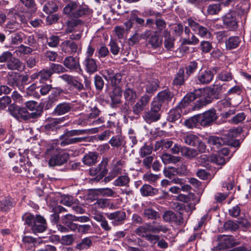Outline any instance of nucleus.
I'll use <instances>...</instances> for the list:
<instances>
[{"label":"nucleus","mask_w":251,"mask_h":251,"mask_svg":"<svg viewBox=\"0 0 251 251\" xmlns=\"http://www.w3.org/2000/svg\"><path fill=\"white\" fill-rule=\"evenodd\" d=\"M25 223L31 227V229L34 233L44 231L47 224L45 219L40 215L34 216L32 214H27L25 218Z\"/></svg>","instance_id":"f257e3e1"},{"label":"nucleus","mask_w":251,"mask_h":251,"mask_svg":"<svg viewBox=\"0 0 251 251\" xmlns=\"http://www.w3.org/2000/svg\"><path fill=\"white\" fill-rule=\"evenodd\" d=\"M8 109L11 114L18 119L28 120L30 119H35L41 116L40 108L36 113H29L25 108H20L11 104L9 106Z\"/></svg>","instance_id":"f03ea898"},{"label":"nucleus","mask_w":251,"mask_h":251,"mask_svg":"<svg viewBox=\"0 0 251 251\" xmlns=\"http://www.w3.org/2000/svg\"><path fill=\"white\" fill-rule=\"evenodd\" d=\"M182 139L187 145L197 147L200 153L206 152V145L197 135L192 133L186 134L183 135Z\"/></svg>","instance_id":"7ed1b4c3"},{"label":"nucleus","mask_w":251,"mask_h":251,"mask_svg":"<svg viewBox=\"0 0 251 251\" xmlns=\"http://www.w3.org/2000/svg\"><path fill=\"white\" fill-rule=\"evenodd\" d=\"M207 142L213 148H216L217 149H219L224 145H227L233 147H239L240 145L239 140H227L226 138L214 135L210 136L207 139Z\"/></svg>","instance_id":"20e7f679"},{"label":"nucleus","mask_w":251,"mask_h":251,"mask_svg":"<svg viewBox=\"0 0 251 251\" xmlns=\"http://www.w3.org/2000/svg\"><path fill=\"white\" fill-rule=\"evenodd\" d=\"M161 109L158 103L151 102L150 109L144 113V120L148 124L158 121L161 118Z\"/></svg>","instance_id":"39448f33"},{"label":"nucleus","mask_w":251,"mask_h":251,"mask_svg":"<svg viewBox=\"0 0 251 251\" xmlns=\"http://www.w3.org/2000/svg\"><path fill=\"white\" fill-rule=\"evenodd\" d=\"M198 116L199 123L204 127L212 125L218 118L216 111L214 108L207 110L202 114H198Z\"/></svg>","instance_id":"423d86ee"},{"label":"nucleus","mask_w":251,"mask_h":251,"mask_svg":"<svg viewBox=\"0 0 251 251\" xmlns=\"http://www.w3.org/2000/svg\"><path fill=\"white\" fill-rule=\"evenodd\" d=\"M69 158V154L61 149H59L58 151L51 156L49 161V165L50 167L61 166L66 163Z\"/></svg>","instance_id":"0eeeda50"},{"label":"nucleus","mask_w":251,"mask_h":251,"mask_svg":"<svg viewBox=\"0 0 251 251\" xmlns=\"http://www.w3.org/2000/svg\"><path fill=\"white\" fill-rule=\"evenodd\" d=\"M187 22L189 26L200 36L205 38L211 37V33L208 28L200 25L192 19H188Z\"/></svg>","instance_id":"6e6552de"},{"label":"nucleus","mask_w":251,"mask_h":251,"mask_svg":"<svg viewBox=\"0 0 251 251\" xmlns=\"http://www.w3.org/2000/svg\"><path fill=\"white\" fill-rule=\"evenodd\" d=\"M63 63L66 68L71 71H75L79 74H82L83 73L78 59L72 56H67L65 58Z\"/></svg>","instance_id":"1a4fd4ad"},{"label":"nucleus","mask_w":251,"mask_h":251,"mask_svg":"<svg viewBox=\"0 0 251 251\" xmlns=\"http://www.w3.org/2000/svg\"><path fill=\"white\" fill-rule=\"evenodd\" d=\"M124 97L125 100V105H132L138 98L136 91L132 86L126 85L123 92Z\"/></svg>","instance_id":"9d476101"},{"label":"nucleus","mask_w":251,"mask_h":251,"mask_svg":"<svg viewBox=\"0 0 251 251\" xmlns=\"http://www.w3.org/2000/svg\"><path fill=\"white\" fill-rule=\"evenodd\" d=\"M173 96V94L169 89H165L159 92L156 97V99L152 102L158 103L161 108L163 104H168L170 102Z\"/></svg>","instance_id":"9b49d317"},{"label":"nucleus","mask_w":251,"mask_h":251,"mask_svg":"<svg viewBox=\"0 0 251 251\" xmlns=\"http://www.w3.org/2000/svg\"><path fill=\"white\" fill-rule=\"evenodd\" d=\"M108 219L112 221L113 225L118 226L123 223L126 219V213L123 210H117L105 213Z\"/></svg>","instance_id":"f8f14e48"},{"label":"nucleus","mask_w":251,"mask_h":251,"mask_svg":"<svg viewBox=\"0 0 251 251\" xmlns=\"http://www.w3.org/2000/svg\"><path fill=\"white\" fill-rule=\"evenodd\" d=\"M234 13L230 12L226 14L222 17L223 25L229 30L234 31L238 27V22Z\"/></svg>","instance_id":"ddd939ff"},{"label":"nucleus","mask_w":251,"mask_h":251,"mask_svg":"<svg viewBox=\"0 0 251 251\" xmlns=\"http://www.w3.org/2000/svg\"><path fill=\"white\" fill-rule=\"evenodd\" d=\"M59 77L66 82L71 87L75 89L79 92L85 89L83 84L72 75L64 74L60 75Z\"/></svg>","instance_id":"4468645a"},{"label":"nucleus","mask_w":251,"mask_h":251,"mask_svg":"<svg viewBox=\"0 0 251 251\" xmlns=\"http://www.w3.org/2000/svg\"><path fill=\"white\" fill-rule=\"evenodd\" d=\"M214 75L213 72L210 70L200 71L197 76V83L203 85L209 84L213 80Z\"/></svg>","instance_id":"2eb2a0df"},{"label":"nucleus","mask_w":251,"mask_h":251,"mask_svg":"<svg viewBox=\"0 0 251 251\" xmlns=\"http://www.w3.org/2000/svg\"><path fill=\"white\" fill-rule=\"evenodd\" d=\"M64 118L52 119L44 126L45 131L48 134L55 133L60 128L59 125L64 122Z\"/></svg>","instance_id":"dca6fc26"},{"label":"nucleus","mask_w":251,"mask_h":251,"mask_svg":"<svg viewBox=\"0 0 251 251\" xmlns=\"http://www.w3.org/2000/svg\"><path fill=\"white\" fill-rule=\"evenodd\" d=\"M143 209L142 216L148 220H156L160 217L158 212L155 210L152 207L142 204Z\"/></svg>","instance_id":"f3484780"},{"label":"nucleus","mask_w":251,"mask_h":251,"mask_svg":"<svg viewBox=\"0 0 251 251\" xmlns=\"http://www.w3.org/2000/svg\"><path fill=\"white\" fill-rule=\"evenodd\" d=\"M82 64L85 71L89 75H92L98 71L96 60L93 58H85Z\"/></svg>","instance_id":"a211bd4d"},{"label":"nucleus","mask_w":251,"mask_h":251,"mask_svg":"<svg viewBox=\"0 0 251 251\" xmlns=\"http://www.w3.org/2000/svg\"><path fill=\"white\" fill-rule=\"evenodd\" d=\"M219 242L218 246L219 249L224 250L232 247L235 245V240L231 236H221L219 237Z\"/></svg>","instance_id":"6ab92c4d"},{"label":"nucleus","mask_w":251,"mask_h":251,"mask_svg":"<svg viewBox=\"0 0 251 251\" xmlns=\"http://www.w3.org/2000/svg\"><path fill=\"white\" fill-rule=\"evenodd\" d=\"M60 139L62 140L60 143V145L62 147L70 145L75 144L82 142H88L90 141L89 138L88 137H65L64 138Z\"/></svg>","instance_id":"aec40b11"},{"label":"nucleus","mask_w":251,"mask_h":251,"mask_svg":"<svg viewBox=\"0 0 251 251\" xmlns=\"http://www.w3.org/2000/svg\"><path fill=\"white\" fill-rule=\"evenodd\" d=\"M146 225L147 226L149 232L154 233H159L160 232L166 233L169 230L166 226L155 221V220L151 223L146 224Z\"/></svg>","instance_id":"412c9836"},{"label":"nucleus","mask_w":251,"mask_h":251,"mask_svg":"<svg viewBox=\"0 0 251 251\" xmlns=\"http://www.w3.org/2000/svg\"><path fill=\"white\" fill-rule=\"evenodd\" d=\"M75 216L72 214H66L61 218V222L62 224L66 226L68 228L73 231H76L77 224L74 223L75 221Z\"/></svg>","instance_id":"4be33fe9"},{"label":"nucleus","mask_w":251,"mask_h":251,"mask_svg":"<svg viewBox=\"0 0 251 251\" xmlns=\"http://www.w3.org/2000/svg\"><path fill=\"white\" fill-rule=\"evenodd\" d=\"M7 83L13 87L21 86V75L18 73L10 72L6 75Z\"/></svg>","instance_id":"5701e85b"},{"label":"nucleus","mask_w":251,"mask_h":251,"mask_svg":"<svg viewBox=\"0 0 251 251\" xmlns=\"http://www.w3.org/2000/svg\"><path fill=\"white\" fill-rule=\"evenodd\" d=\"M122 94V88L119 86H115L112 91L109 93L112 107H115L117 104L121 103Z\"/></svg>","instance_id":"b1692460"},{"label":"nucleus","mask_w":251,"mask_h":251,"mask_svg":"<svg viewBox=\"0 0 251 251\" xmlns=\"http://www.w3.org/2000/svg\"><path fill=\"white\" fill-rule=\"evenodd\" d=\"M73 108V105L70 103L62 102L56 105L53 113L60 116L70 112Z\"/></svg>","instance_id":"393cba45"},{"label":"nucleus","mask_w":251,"mask_h":251,"mask_svg":"<svg viewBox=\"0 0 251 251\" xmlns=\"http://www.w3.org/2000/svg\"><path fill=\"white\" fill-rule=\"evenodd\" d=\"M109 159L108 158H103L98 166L100 169V174L93 178L94 180L97 181L101 179L108 173V164Z\"/></svg>","instance_id":"a878e982"},{"label":"nucleus","mask_w":251,"mask_h":251,"mask_svg":"<svg viewBox=\"0 0 251 251\" xmlns=\"http://www.w3.org/2000/svg\"><path fill=\"white\" fill-rule=\"evenodd\" d=\"M62 50L66 52L74 53L76 52L78 45L74 41L65 40L62 43Z\"/></svg>","instance_id":"bb28decb"},{"label":"nucleus","mask_w":251,"mask_h":251,"mask_svg":"<svg viewBox=\"0 0 251 251\" xmlns=\"http://www.w3.org/2000/svg\"><path fill=\"white\" fill-rule=\"evenodd\" d=\"M182 150L181 155L190 160L195 158L200 153L197 148L196 149L183 146Z\"/></svg>","instance_id":"cd10ccee"},{"label":"nucleus","mask_w":251,"mask_h":251,"mask_svg":"<svg viewBox=\"0 0 251 251\" xmlns=\"http://www.w3.org/2000/svg\"><path fill=\"white\" fill-rule=\"evenodd\" d=\"M188 78V76L184 75V70L183 68L179 69L178 72L175 75L173 80V85L180 86L184 85L185 81Z\"/></svg>","instance_id":"c85d7f7f"},{"label":"nucleus","mask_w":251,"mask_h":251,"mask_svg":"<svg viewBox=\"0 0 251 251\" xmlns=\"http://www.w3.org/2000/svg\"><path fill=\"white\" fill-rule=\"evenodd\" d=\"M213 99L209 96H205L201 98L199 100L196 101L194 105L192 107V110H198L209 104L212 102Z\"/></svg>","instance_id":"c756f323"},{"label":"nucleus","mask_w":251,"mask_h":251,"mask_svg":"<svg viewBox=\"0 0 251 251\" xmlns=\"http://www.w3.org/2000/svg\"><path fill=\"white\" fill-rule=\"evenodd\" d=\"M123 162L122 160L118 161L113 165L112 170L109 173V176L105 177V179L107 178L108 180H109L113 179L118 175L121 174L123 169Z\"/></svg>","instance_id":"7c9ffc66"},{"label":"nucleus","mask_w":251,"mask_h":251,"mask_svg":"<svg viewBox=\"0 0 251 251\" xmlns=\"http://www.w3.org/2000/svg\"><path fill=\"white\" fill-rule=\"evenodd\" d=\"M223 85H214L209 87L206 90V93L207 94V96L212 97L213 100L214 99H217L219 98V95L223 92Z\"/></svg>","instance_id":"2f4dec72"},{"label":"nucleus","mask_w":251,"mask_h":251,"mask_svg":"<svg viewBox=\"0 0 251 251\" xmlns=\"http://www.w3.org/2000/svg\"><path fill=\"white\" fill-rule=\"evenodd\" d=\"M15 18L16 19L15 22H9L6 25L7 28L11 30L10 32L14 31L19 29L20 27L19 22H25V18L19 14H15Z\"/></svg>","instance_id":"473e14b6"},{"label":"nucleus","mask_w":251,"mask_h":251,"mask_svg":"<svg viewBox=\"0 0 251 251\" xmlns=\"http://www.w3.org/2000/svg\"><path fill=\"white\" fill-rule=\"evenodd\" d=\"M145 88L148 94L155 92L159 87V81L157 79H151L145 82Z\"/></svg>","instance_id":"72a5a7b5"},{"label":"nucleus","mask_w":251,"mask_h":251,"mask_svg":"<svg viewBox=\"0 0 251 251\" xmlns=\"http://www.w3.org/2000/svg\"><path fill=\"white\" fill-rule=\"evenodd\" d=\"M241 40L237 36L230 37L226 41V47L227 50H231L237 48L240 45Z\"/></svg>","instance_id":"f704fd0d"},{"label":"nucleus","mask_w":251,"mask_h":251,"mask_svg":"<svg viewBox=\"0 0 251 251\" xmlns=\"http://www.w3.org/2000/svg\"><path fill=\"white\" fill-rule=\"evenodd\" d=\"M98 158V153L96 152H89L84 156L82 161L85 165L91 166L97 162Z\"/></svg>","instance_id":"c9c22d12"},{"label":"nucleus","mask_w":251,"mask_h":251,"mask_svg":"<svg viewBox=\"0 0 251 251\" xmlns=\"http://www.w3.org/2000/svg\"><path fill=\"white\" fill-rule=\"evenodd\" d=\"M141 195L144 197L152 196L158 194V190L148 184L143 185L140 189Z\"/></svg>","instance_id":"e433bc0d"},{"label":"nucleus","mask_w":251,"mask_h":251,"mask_svg":"<svg viewBox=\"0 0 251 251\" xmlns=\"http://www.w3.org/2000/svg\"><path fill=\"white\" fill-rule=\"evenodd\" d=\"M91 13V10L87 5H78L76 11L73 13V17L78 18L88 15Z\"/></svg>","instance_id":"4c0bfd02"},{"label":"nucleus","mask_w":251,"mask_h":251,"mask_svg":"<svg viewBox=\"0 0 251 251\" xmlns=\"http://www.w3.org/2000/svg\"><path fill=\"white\" fill-rule=\"evenodd\" d=\"M130 179L127 175L118 176L114 181L113 184L116 186L128 187Z\"/></svg>","instance_id":"58836bf2"},{"label":"nucleus","mask_w":251,"mask_h":251,"mask_svg":"<svg viewBox=\"0 0 251 251\" xmlns=\"http://www.w3.org/2000/svg\"><path fill=\"white\" fill-rule=\"evenodd\" d=\"M92 246V237H87L81 240L75 246L77 250H83L89 249Z\"/></svg>","instance_id":"ea45409f"},{"label":"nucleus","mask_w":251,"mask_h":251,"mask_svg":"<svg viewBox=\"0 0 251 251\" xmlns=\"http://www.w3.org/2000/svg\"><path fill=\"white\" fill-rule=\"evenodd\" d=\"M89 132V129H73L66 130L65 133L60 136V139L64 138L65 137H73L87 134Z\"/></svg>","instance_id":"a19ab883"},{"label":"nucleus","mask_w":251,"mask_h":251,"mask_svg":"<svg viewBox=\"0 0 251 251\" xmlns=\"http://www.w3.org/2000/svg\"><path fill=\"white\" fill-rule=\"evenodd\" d=\"M161 159L162 162L165 164H168L170 163L176 164L180 161L181 157L178 156H174L167 153H164L162 154L161 156Z\"/></svg>","instance_id":"79ce46f5"},{"label":"nucleus","mask_w":251,"mask_h":251,"mask_svg":"<svg viewBox=\"0 0 251 251\" xmlns=\"http://www.w3.org/2000/svg\"><path fill=\"white\" fill-rule=\"evenodd\" d=\"M150 30L146 31L144 34L140 36L136 32L128 39V44L130 46H133L136 43H138L141 38L149 37L150 35Z\"/></svg>","instance_id":"37998d69"},{"label":"nucleus","mask_w":251,"mask_h":251,"mask_svg":"<svg viewBox=\"0 0 251 251\" xmlns=\"http://www.w3.org/2000/svg\"><path fill=\"white\" fill-rule=\"evenodd\" d=\"M193 96L194 95L192 94L187 93L176 107L180 110H181L182 109L187 107L190 103L194 100Z\"/></svg>","instance_id":"c03bdc74"},{"label":"nucleus","mask_w":251,"mask_h":251,"mask_svg":"<svg viewBox=\"0 0 251 251\" xmlns=\"http://www.w3.org/2000/svg\"><path fill=\"white\" fill-rule=\"evenodd\" d=\"M14 206L11 199L9 197H5L0 201V210L2 212H7Z\"/></svg>","instance_id":"a18cd8bd"},{"label":"nucleus","mask_w":251,"mask_h":251,"mask_svg":"<svg viewBox=\"0 0 251 251\" xmlns=\"http://www.w3.org/2000/svg\"><path fill=\"white\" fill-rule=\"evenodd\" d=\"M182 111L176 107L171 110L168 114L167 120L170 122H175L178 121L181 117Z\"/></svg>","instance_id":"49530a36"},{"label":"nucleus","mask_w":251,"mask_h":251,"mask_svg":"<svg viewBox=\"0 0 251 251\" xmlns=\"http://www.w3.org/2000/svg\"><path fill=\"white\" fill-rule=\"evenodd\" d=\"M22 63L20 60L14 57L13 55L12 58L6 63L7 68L11 70H19L22 67Z\"/></svg>","instance_id":"de8ad7c7"},{"label":"nucleus","mask_w":251,"mask_h":251,"mask_svg":"<svg viewBox=\"0 0 251 251\" xmlns=\"http://www.w3.org/2000/svg\"><path fill=\"white\" fill-rule=\"evenodd\" d=\"M222 10L220 3L210 4L207 7L206 13L208 15H214L218 14Z\"/></svg>","instance_id":"09e8293b"},{"label":"nucleus","mask_w":251,"mask_h":251,"mask_svg":"<svg viewBox=\"0 0 251 251\" xmlns=\"http://www.w3.org/2000/svg\"><path fill=\"white\" fill-rule=\"evenodd\" d=\"M161 44L162 39L156 34L151 35L148 40V44L154 49L160 47Z\"/></svg>","instance_id":"8fccbe9b"},{"label":"nucleus","mask_w":251,"mask_h":251,"mask_svg":"<svg viewBox=\"0 0 251 251\" xmlns=\"http://www.w3.org/2000/svg\"><path fill=\"white\" fill-rule=\"evenodd\" d=\"M199 66V61H192L190 62L185 67L186 75L189 76L196 71Z\"/></svg>","instance_id":"3c124183"},{"label":"nucleus","mask_w":251,"mask_h":251,"mask_svg":"<svg viewBox=\"0 0 251 251\" xmlns=\"http://www.w3.org/2000/svg\"><path fill=\"white\" fill-rule=\"evenodd\" d=\"M49 70L51 73V75L53 74H61L65 73L67 70L62 65L55 63H51L49 67Z\"/></svg>","instance_id":"603ef678"},{"label":"nucleus","mask_w":251,"mask_h":251,"mask_svg":"<svg viewBox=\"0 0 251 251\" xmlns=\"http://www.w3.org/2000/svg\"><path fill=\"white\" fill-rule=\"evenodd\" d=\"M218 78L223 81H229L233 79V76L230 70H226L218 74Z\"/></svg>","instance_id":"864d4df0"},{"label":"nucleus","mask_w":251,"mask_h":251,"mask_svg":"<svg viewBox=\"0 0 251 251\" xmlns=\"http://www.w3.org/2000/svg\"><path fill=\"white\" fill-rule=\"evenodd\" d=\"M58 9V6L55 2L53 1H49L43 6V10L47 14H51L56 12Z\"/></svg>","instance_id":"5fc2aeb1"},{"label":"nucleus","mask_w":251,"mask_h":251,"mask_svg":"<svg viewBox=\"0 0 251 251\" xmlns=\"http://www.w3.org/2000/svg\"><path fill=\"white\" fill-rule=\"evenodd\" d=\"M77 8H78V4L73 1L69 2L64 8V12L65 14L70 15L73 17V13L76 11Z\"/></svg>","instance_id":"6e6d98bb"},{"label":"nucleus","mask_w":251,"mask_h":251,"mask_svg":"<svg viewBox=\"0 0 251 251\" xmlns=\"http://www.w3.org/2000/svg\"><path fill=\"white\" fill-rule=\"evenodd\" d=\"M26 106L29 110L32 111H35L32 113L37 112V111H38V109L40 108L41 114L43 110V106L35 101H29L26 102Z\"/></svg>","instance_id":"4d7b16f0"},{"label":"nucleus","mask_w":251,"mask_h":251,"mask_svg":"<svg viewBox=\"0 0 251 251\" xmlns=\"http://www.w3.org/2000/svg\"><path fill=\"white\" fill-rule=\"evenodd\" d=\"M25 44L28 45L29 47L32 49H37L38 43L36 40L33 35H30L29 36L25 34Z\"/></svg>","instance_id":"13d9d810"},{"label":"nucleus","mask_w":251,"mask_h":251,"mask_svg":"<svg viewBox=\"0 0 251 251\" xmlns=\"http://www.w3.org/2000/svg\"><path fill=\"white\" fill-rule=\"evenodd\" d=\"M25 37V34L22 32L14 33L11 36V43L13 45H18L23 42Z\"/></svg>","instance_id":"bf43d9fd"},{"label":"nucleus","mask_w":251,"mask_h":251,"mask_svg":"<svg viewBox=\"0 0 251 251\" xmlns=\"http://www.w3.org/2000/svg\"><path fill=\"white\" fill-rule=\"evenodd\" d=\"M153 147L152 145L145 144L140 149V155L142 157L149 156L151 153Z\"/></svg>","instance_id":"052dcab7"},{"label":"nucleus","mask_w":251,"mask_h":251,"mask_svg":"<svg viewBox=\"0 0 251 251\" xmlns=\"http://www.w3.org/2000/svg\"><path fill=\"white\" fill-rule=\"evenodd\" d=\"M91 224H87L83 225H77V228L76 230L78 232L80 233L81 234H86L91 232L93 228L91 226Z\"/></svg>","instance_id":"680f3d73"},{"label":"nucleus","mask_w":251,"mask_h":251,"mask_svg":"<svg viewBox=\"0 0 251 251\" xmlns=\"http://www.w3.org/2000/svg\"><path fill=\"white\" fill-rule=\"evenodd\" d=\"M35 50V49L21 44L17 48L16 52L17 54L20 53L23 54H29Z\"/></svg>","instance_id":"e2e57ef3"},{"label":"nucleus","mask_w":251,"mask_h":251,"mask_svg":"<svg viewBox=\"0 0 251 251\" xmlns=\"http://www.w3.org/2000/svg\"><path fill=\"white\" fill-rule=\"evenodd\" d=\"M198 121V116L196 115L190 118L187 119L184 122V125L189 128H192L197 126Z\"/></svg>","instance_id":"0e129e2a"},{"label":"nucleus","mask_w":251,"mask_h":251,"mask_svg":"<svg viewBox=\"0 0 251 251\" xmlns=\"http://www.w3.org/2000/svg\"><path fill=\"white\" fill-rule=\"evenodd\" d=\"M242 131L241 128L230 129L226 134V140H235L234 139L239 135Z\"/></svg>","instance_id":"69168bd1"},{"label":"nucleus","mask_w":251,"mask_h":251,"mask_svg":"<svg viewBox=\"0 0 251 251\" xmlns=\"http://www.w3.org/2000/svg\"><path fill=\"white\" fill-rule=\"evenodd\" d=\"M175 167H168L164 170L163 173L166 177L171 179L178 176Z\"/></svg>","instance_id":"338daca9"},{"label":"nucleus","mask_w":251,"mask_h":251,"mask_svg":"<svg viewBox=\"0 0 251 251\" xmlns=\"http://www.w3.org/2000/svg\"><path fill=\"white\" fill-rule=\"evenodd\" d=\"M175 217L176 214L171 210L165 211L162 216L163 220L168 223H174Z\"/></svg>","instance_id":"774afa93"}]
</instances>
